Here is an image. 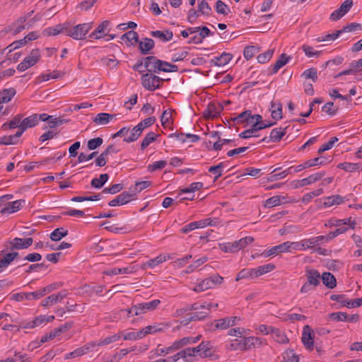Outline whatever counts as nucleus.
<instances>
[{"label": "nucleus", "mask_w": 362, "mask_h": 362, "mask_svg": "<svg viewBox=\"0 0 362 362\" xmlns=\"http://www.w3.org/2000/svg\"><path fill=\"white\" fill-rule=\"evenodd\" d=\"M135 196L134 193L130 192L124 191L115 199L109 202L108 205L110 206H116L118 205H124L130 202L132 199Z\"/></svg>", "instance_id": "9d476101"}, {"label": "nucleus", "mask_w": 362, "mask_h": 362, "mask_svg": "<svg viewBox=\"0 0 362 362\" xmlns=\"http://www.w3.org/2000/svg\"><path fill=\"white\" fill-rule=\"evenodd\" d=\"M291 248V242L287 241V242H284L281 244H279L278 245L274 246L268 250L264 251L262 252V255L265 257L272 256V255H276L282 253V252H288V251H290Z\"/></svg>", "instance_id": "9b49d317"}, {"label": "nucleus", "mask_w": 362, "mask_h": 362, "mask_svg": "<svg viewBox=\"0 0 362 362\" xmlns=\"http://www.w3.org/2000/svg\"><path fill=\"white\" fill-rule=\"evenodd\" d=\"M116 116V114L101 112L98 114L93 121L97 124L105 125L107 124L111 119L115 118Z\"/></svg>", "instance_id": "5701e85b"}, {"label": "nucleus", "mask_w": 362, "mask_h": 362, "mask_svg": "<svg viewBox=\"0 0 362 362\" xmlns=\"http://www.w3.org/2000/svg\"><path fill=\"white\" fill-rule=\"evenodd\" d=\"M68 235V230L64 228H57L50 234L49 238L52 241H59Z\"/></svg>", "instance_id": "2f4dec72"}, {"label": "nucleus", "mask_w": 362, "mask_h": 362, "mask_svg": "<svg viewBox=\"0 0 362 362\" xmlns=\"http://www.w3.org/2000/svg\"><path fill=\"white\" fill-rule=\"evenodd\" d=\"M331 240V238L329 235V233L326 235H320V236H317V237H315V238H310L308 239V240H306L305 242H304L305 243H310V244H315V245H318L320 243H322V242H328Z\"/></svg>", "instance_id": "5fc2aeb1"}, {"label": "nucleus", "mask_w": 362, "mask_h": 362, "mask_svg": "<svg viewBox=\"0 0 362 362\" xmlns=\"http://www.w3.org/2000/svg\"><path fill=\"white\" fill-rule=\"evenodd\" d=\"M121 338L120 334H115L114 335L107 337L104 339L101 340L100 342L97 344V346H105L107 345L114 341H118Z\"/></svg>", "instance_id": "e2e57ef3"}, {"label": "nucleus", "mask_w": 362, "mask_h": 362, "mask_svg": "<svg viewBox=\"0 0 362 362\" xmlns=\"http://www.w3.org/2000/svg\"><path fill=\"white\" fill-rule=\"evenodd\" d=\"M259 52V48L256 46H246L243 51L244 57L248 60L252 59L256 53Z\"/></svg>", "instance_id": "49530a36"}, {"label": "nucleus", "mask_w": 362, "mask_h": 362, "mask_svg": "<svg viewBox=\"0 0 362 362\" xmlns=\"http://www.w3.org/2000/svg\"><path fill=\"white\" fill-rule=\"evenodd\" d=\"M274 52V49H268L267 51L262 54H259L257 57L258 62L260 64H264L268 62L272 59Z\"/></svg>", "instance_id": "09e8293b"}, {"label": "nucleus", "mask_w": 362, "mask_h": 362, "mask_svg": "<svg viewBox=\"0 0 362 362\" xmlns=\"http://www.w3.org/2000/svg\"><path fill=\"white\" fill-rule=\"evenodd\" d=\"M290 57L287 56L286 54L283 53L280 55L279 58L276 60L275 64H274L272 71L269 73V75H272L276 74L281 67L286 65Z\"/></svg>", "instance_id": "4be33fe9"}, {"label": "nucleus", "mask_w": 362, "mask_h": 362, "mask_svg": "<svg viewBox=\"0 0 362 362\" xmlns=\"http://www.w3.org/2000/svg\"><path fill=\"white\" fill-rule=\"evenodd\" d=\"M100 62L102 64L112 69L115 67L119 62L116 59L114 55L110 56V57H103L100 59Z\"/></svg>", "instance_id": "de8ad7c7"}, {"label": "nucleus", "mask_w": 362, "mask_h": 362, "mask_svg": "<svg viewBox=\"0 0 362 362\" xmlns=\"http://www.w3.org/2000/svg\"><path fill=\"white\" fill-rule=\"evenodd\" d=\"M16 90L13 88H6L0 92V101L4 103L9 102L16 95Z\"/></svg>", "instance_id": "473e14b6"}, {"label": "nucleus", "mask_w": 362, "mask_h": 362, "mask_svg": "<svg viewBox=\"0 0 362 362\" xmlns=\"http://www.w3.org/2000/svg\"><path fill=\"white\" fill-rule=\"evenodd\" d=\"M288 127V126L284 128L279 127L273 129L269 135V140L273 142L280 141L282 137L286 134Z\"/></svg>", "instance_id": "b1692460"}, {"label": "nucleus", "mask_w": 362, "mask_h": 362, "mask_svg": "<svg viewBox=\"0 0 362 362\" xmlns=\"http://www.w3.org/2000/svg\"><path fill=\"white\" fill-rule=\"evenodd\" d=\"M198 11L204 15L209 16L211 11V8L205 0H202L198 5Z\"/></svg>", "instance_id": "774afa93"}, {"label": "nucleus", "mask_w": 362, "mask_h": 362, "mask_svg": "<svg viewBox=\"0 0 362 362\" xmlns=\"http://www.w3.org/2000/svg\"><path fill=\"white\" fill-rule=\"evenodd\" d=\"M109 175L107 173L101 174L98 178H93L90 182V185L93 187L100 189L107 182Z\"/></svg>", "instance_id": "c85d7f7f"}, {"label": "nucleus", "mask_w": 362, "mask_h": 362, "mask_svg": "<svg viewBox=\"0 0 362 362\" xmlns=\"http://www.w3.org/2000/svg\"><path fill=\"white\" fill-rule=\"evenodd\" d=\"M224 166V163L223 162L218 163L216 165L211 166L209 168V172L211 173H214L215 177L214 178V182H216L222 175H223V168Z\"/></svg>", "instance_id": "58836bf2"}, {"label": "nucleus", "mask_w": 362, "mask_h": 362, "mask_svg": "<svg viewBox=\"0 0 362 362\" xmlns=\"http://www.w3.org/2000/svg\"><path fill=\"white\" fill-rule=\"evenodd\" d=\"M272 334H274V337L277 342L280 344H286L288 342V339L286 335L280 329L274 327V329H272Z\"/></svg>", "instance_id": "ea45409f"}, {"label": "nucleus", "mask_w": 362, "mask_h": 362, "mask_svg": "<svg viewBox=\"0 0 362 362\" xmlns=\"http://www.w3.org/2000/svg\"><path fill=\"white\" fill-rule=\"evenodd\" d=\"M156 119L155 117H149L140 122L138 125V129H144L153 125Z\"/></svg>", "instance_id": "680f3d73"}, {"label": "nucleus", "mask_w": 362, "mask_h": 362, "mask_svg": "<svg viewBox=\"0 0 362 362\" xmlns=\"http://www.w3.org/2000/svg\"><path fill=\"white\" fill-rule=\"evenodd\" d=\"M293 169V166L287 168L286 170L276 174H273L269 177H267V182H274L276 181L280 178H284L286 177L288 174H291V170Z\"/></svg>", "instance_id": "a19ab883"}, {"label": "nucleus", "mask_w": 362, "mask_h": 362, "mask_svg": "<svg viewBox=\"0 0 362 362\" xmlns=\"http://www.w3.org/2000/svg\"><path fill=\"white\" fill-rule=\"evenodd\" d=\"M63 31V27L61 24H57L55 27H50L45 29L42 34L45 36L56 35Z\"/></svg>", "instance_id": "a18cd8bd"}, {"label": "nucleus", "mask_w": 362, "mask_h": 362, "mask_svg": "<svg viewBox=\"0 0 362 362\" xmlns=\"http://www.w3.org/2000/svg\"><path fill=\"white\" fill-rule=\"evenodd\" d=\"M329 319L336 321V322H346V313L344 312H337L332 313L329 315Z\"/></svg>", "instance_id": "0e129e2a"}, {"label": "nucleus", "mask_w": 362, "mask_h": 362, "mask_svg": "<svg viewBox=\"0 0 362 362\" xmlns=\"http://www.w3.org/2000/svg\"><path fill=\"white\" fill-rule=\"evenodd\" d=\"M323 193V189L320 188L309 193L305 194L303 197V202L304 203L309 202L313 197L320 196Z\"/></svg>", "instance_id": "052dcab7"}, {"label": "nucleus", "mask_w": 362, "mask_h": 362, "mask_svg": "<svg viewBox=\"0 0 362 362\" xmlns=\"http://www.w3.org/2000/svg\"><path fill=\"white\" fill-rule=\"evenodd\" d=\"M210 344L209 341H203L197 346L192 347L191 351L195 352V354H197L200 357L206 356H207L206 346H209Z\"/></svg>", "instance_id": "72a5a7b5"}, {"label": "nucleus", "mask_w": 362, "mask_h": 362, "mask_svg": "<svg viewBox=\"0 0 362 362\" xmlns=\"http://www.w3.org/2000/svg\"><path fill=\"white\" fill-rule=\"evenodd\" d=\"M331 160H328L326 157H316L313 159H310L304 162L305 168H310L316 165H324L329 163Z\"/></svg>", "instance_id": "cd10ccee"}, {"label": "nucleus", "mask_w": 362, "mask_h": 362, "mask_svg": "<svg viewBox=\"0 0 362 362\" xmlns=\"http://www.w3.org/2000/svg\"><path fill=\"white\" fill-rule=\"evenodd\" d=\"M257 272H256V269L254 268V269H243L242 270H240L238 275H237V277L235 279V281H239L240 279H254V278H257Z\"/></svg>", "instance_id": "a878e982"}, {"label": "nucleus", "mask_w": 362, "mask_h": 362, "mask_svg": "<svg viewBox=\"0 0 362 362\" xmlns=\"http://www.w3.org/2000/svg\"><path fill=\"white\" fill-rule=\"evenodd\" d=\"M301 340L306 349L310 351H313L314 344V333L313 330L309 325L304 326Z\"/></svg>", "instance_id": "0eeeda50"}, {"label": "nucleus", "mask_w": 362, "mask_h": 362, "mask_svg": "<svg viewBox=\"0 0 362 362\" xmlns=\"http://www.w3.org/2000/svg\"><path fill=\"white\" fill-rule=\"evenodd\" d=\"M25 204L24 199H18L14 202H7L8 214H12L18 211L23 207V204Z\"/></svg>", "instance_id": "c9c22d12"}, {"label": "nucleus", "mask_w": 362, "mask_h": 362, "mask_svg": "<svg viewBox=\"0 0 362 362\" xmlns=\"http://www.w3.org/2000/svg\"><path fill=\"white\" fill-rule=\"evenodd\" d=\"M216 11L219 14L227 15L230 12V8L224 2L218 0L216 2Z\"/></svg>", "instance_id": "6e6d98bb"}, {"label": "nucleus", "mask_w": 362, "mask_h": 362, "mask_svg": "<svg viewBox=\"0 0 362 362\" xmlns=\"http://www.w3.org/2000/svg\"><path fill=\"white\" fill-rule=\"evenodd\" d=\"M253 241L254 238L252 236H247L233 243L220 244L219 247L225 252H235L251 244Z\"/></svg>", "instance_id": "f03ea898"}, {"label": "nucleus", "mask_w": 362, "mask_h": 362, "mask_svg": "<svg viewBox=\"0 0 362 362\" xmlns=\"http://www.w3.org/2000/svg\"><path fill=\"white\" fill-rule=\"evenodd\" d=\"M302 76L305 77V78H310L313 82H315L317 80V70L314 68H310L308 69H306L302 74Z\"/></svg>", "instance_id": "bf43d9fd"}, {"label": "nucleus", "mask_w": 362, "mask_h": 362, "mask_svg": "<svg viewBox=\"0 0 362 362\" xmlns=\"http://www.w3.org/2000/svg\"><path fill=\"white\" fill-rule=\"evenodd\" d=\"M165 261V257L161 255H159L153 259H149L146 262L144 263L141 268L146 269L147 267H154L160 263Z\"/></svg>", "instance_id": "79ce46f5"}, {"label": "nucleus", "mask_w": 362, "mask_h": 362, "mask_svg": "<svg viewBox=\"0 0 362 362\" xmlns=\"http://www.w3.org/2000/svg\"><path fill=\"white\" fill-rule=\"evenodd\" d=\"M40 59V50L38 49H33L31 50L30 54L26 57L22 62L18 64L17 69L19 71H24L37 64Z\"/></svg>", "instance_id": "20e7f679"}, {"label": "nucleus", "mask_w": 362, "mask_h": 362, "mask_svg": "<svg viewBox=\"0 0 362 362\" xmlns=\"http://www.w3.org/2000/svg\"><path fill=\"white\" fill-rule=\"evenodd\" d=\"M197 222L199 224V228H201L207 226H216L218 223V220L216 218H208L206 219L198 221Z\"/></svg>", "instance_id": "338daca9"}, {"label": "nucleus", "mask_w": 362, "mask_h": 362, "mask_svg": "<svg viewBox=\"0 0 362 362\" xmlns=\"http://www.w3.org/2000/svg\"><path fill=\"white\" fill-rule=\"evenodd\" d=\"M202 335H198L195 337H184L179 340H177L173 342V348L179 349L181 347L187 345V344H195L200 340Z\"/></svg>", "instance_id": "412c9836"}, {"label": "nucleus", "mask_w": 362, "mask_h": 362, "mask_svg": "<svg viewBox=\"0 0 362 362\" xmlns=\"http://www.w3.org/2000/svg\"><path fill=\"white\" fill-rule=\"evenodd\" d=\"M325 175V171L319 172L313 175H310L306 178H303L300 180H294L292 182L293 188H299L302 187L312 183H314L322 178V177Z\"/></svg>", "instance_id": "423d86ee"}, {"label": "nucleus", "mask_w": 362, "mask_h": 362, "mask_svg": "<svg viewBox=\"0 0 362 362\" xmlns=\"http://www.w3.org/2000/svg\"><path fill=\"white\" fill-rule=\"evenodd\" d=\"M322 284L328 288L332 289L337 286V279L330 272H325L320 275Z\"/></svg>", "instance_id": "a211bd4d"}, {"label": "nucleus", "mask_w": 362, "mask_h": 362, "mask_svg": "<svg viewBox=\"0 0 362 362\" xmlns=\"http://www.w3.org/2000/svg\"><path fill=\"white\" fill-rule=\"evenodd\" d=\"M144 67L146 70L151 73L164 72H177L178 66L169 62L158 59L155 56H148L144 57Z\"/></svg>", "instance_id": "f257e3e1"}, {"label": "nucleus", "mask_w": 362, "mask_h": 362, "mask_svg": "<svg viewBox=\"0 0 362 362\" xmlns=\"http://www.w3.org/2000/svg\"><path fill=\"white\" fill-rule=\"evenodd\" d=\"M285 199V197H281L279 195L273 196L266 200L264 207L272 208L276 206H279L281 204V200H284Z\"/></svg>", "instance_id": "f704fd0d"}, {"label": "nucleus", "mask_w": 362, "mask_h": 362, "mask_svg": "<svg viewBox=\"0 0 362 362\" xmlns=\"http://www.w3.org/2000/svg\"><path fill=\"white\" fill-rule=\"evenodd\" d=\"M356 30H362V25L360 23H351L349 24H347L346 26L343 27L342 29H341V33H348V32H354Z\"/></svg>", "instance_id": "13d9d810"}, {"label": "nucleus", "mask_w": 362, "mask_h": 362, "mask_svg": "<svg viewBox=\"0 0 362 362\" xmlns=\"http://www.w3.org/2000/svg\"><path fill=\"white\" fill-rule=\"evenodd\" d=\"M120 39L123 41L129 42V45L135 46L139 42V34L134 30H129L123 34Z\"/></svg>", "instance_id": "393cba45"}, {"label": "nucleus", "mask_w": 362, "mask_h": 362, "mask_svg": "<svg viewBox=\"0 0 362 362\" xmlns=\"http://www.w3.org/2000/svg\"><path fill=\"white\" fill-rule=\"evenodd\" d=\"M223 110V107L222 105H221V109H218L215 103H209L206 110L203 112V117L207 120L214 119L220 115Z\"/></svg>", "instance_id": "f8f14e48"}, {"label": "nucleus", "mask_w": 362, "mask_h": 362, "mask_svg": "<svg viewBox=\"0 0 362 362\" xmlns=\"http://www.w3.org/2000/svg\"><path fill=\"white\" fill-rule=\"evenodd\" d=\"M52 159H54V158H46L39 162H30L29 164L25 165L23 168L26 173H29V172L32 171L35 166L38 167L41 165H46L49 162L50 160H52Z\"/></svg>", "instance_id": "c03bdc74"}, {"label": "nucleus", "mask_w": 362, "mask_h": 362, "mask_svg": "<svg viewBox=\"0 0 362 362\" xmlns=\"http://www.w3.org/2000/svg\"><path fill=\"white\" fill-rule=\"evenodd\" d=\"M255 269H256L257 275L258 277L262 274H267L268 272L273 271L275 269V265L274 264H264L262 266H259Z\"/></svg>", "instance_id": "603ef678"}, {"label": "nucleus", "mask_w": 362, "mask_h": 362, "mask_svg": "<svg viewBox=\"0 0 362 362\" xmlns=\"http://www.w3.org/2000/svg\"><path fill=\"white\" fill-rule=\"evenodd\" d=\"M141 79L144 88L150 91L160 88L164 81V79L148 71L143 74Z\"/></svg>", "instance_id": "7ed1b4c3"}, {"label": "nucleus", "mask_w": 362, "mask_h": 362, "mask_svg": "<svg viewBox=\"0 0 362 362\" xmlns=\"http://www.w3.org/2000/svg\"><path fill=\"white\" fill-rule=\"evenodd\" d=\"M18 138L19 137H16V134L13 135L1 136L0 137V145L16 144Z\"/></svg>", "instance_id": "864d4df0"}, {"label": "nucleus", "mask_w": 362, "mask_h": 362, "mask_svg": "<svg viewBox=\"0 0 362 362\" xmlns=\"http://www.w3.org/2000/svg\"><path fill=\"white\" fill-rule=\"evenodd\" d=\"M305 276L307 283L313 286V287L317 286L320 283V274L316 269H306Z\"/></svg>", "instance_id": "4468645a"}, {"label": "nucleus", "mask_w": 362, "mask_h": 362, "mask_svg": "<svg viewBox=\"0 0 362 362\" xmlns=\"http://www.w3.org/2000/svg\"><path fill=\"white\" fill-rule=\"evenodd\" d=\"M160 300L156 299L149 302H144L136 304L139 315L147 311L153 310L160 304Z\"/></svg>", "instance_id": "2eb2a0df"}, {"label": "nucleus", "mask_w": 362, "mask_h": 362, "mask_svg": "<svg viewBox=\"0 0 362 362\" xmlns=\"http://www.w3.org/2000/svg\"><path fill=\"white\" fill-rule=\"evenodd\" d=\"M233 59V54L223 52L220 56L216 57L210 61L211 65L221 66L227 64Z\"/></svg>", "instance_id": "dca6fc26"}, {"label": "nucleus", "mask_w": 362, "mask_h": 362, "mask_svg": "<svg viewBox=\"0 0 362 362\" xmlns=\"http://www.w3.org/2000/svg\"><path fill=\"white\" fill-rule=\"evenodd\" d=\"M67 122L68 119L53 117V116H52V119L49 120L47 125H45L44 129H45L48 127L50 129H54L64 123H66Z\"/></svg>", "instance_id": "37998d69"}, {"label": "nucleus", "mask_w": 362, "mask_h": 362, "mask_svg": "<svg viewBox=\"0 0 362 362\" xmlns=\"http://www.w3.org/2000/svg\"><path fill=\"white\" fill-rule=\"evenodd\" d=\"M338 141V138L337 137H332L330 139V140L326 143V144H324L317 151V153L318 154H322L323 152H325V151H327V150H329L332 148V146H334V143L337 142Z\"/></svg>", "instance_id": "69168bd1"}, {"label": "nucleus", "mask_w": 362, "mask_h": 362, "mask_svg": "<svg viewBox=\"0 0 362 362\" xmlns=\"http://www.w3.org/2000/svg\"><path fill=\"white\" fill-rule=\"evenodd\" d=\"M62 286V283H53V284H51L44 287V288H40L39 290V291H40L41 298L42 296H44L46 293H50V292L57 289L58 288H59Z\"/></svg>", "instance_id": "8fccbe9b"}, {"label": "nucleus", "mask_w": 362, "mask_h": 362, "mask_svg": "<svg viewBox=\"0 0 362 362\" xmlns=\"http://www.w3.org/2000/svg\"><path fill=\"white\" fill-rule=\"evenodd\" d=\"M138 49L142 55H147L150 54V52L153 49L155 46V42L153 39L148 37H143L141 40L139 39Z\"/></svg>", "instance_id": "ddd939ff"}, {"label": "nucleus", "mask_w": 362, "mask_h": 362, "mask_svg": "<svg viewBox=\"0 0 362 362\" xmlns=\"http://www.w3.org/2000/svg\"><path fill=\"white\" fill-rule=\"evenodd\" d=\"M38 123L37 115L33 114L23 119L20 124V129L16 133V137H20L28 129L37 125Z\"/></svg>", "instance_id": "6e6552de"}, {"label": "nucleus", "mask_w": 362, "mask_h": 362, "mask_svg": "<svg viewBox=\"0 0 362 362\" xmlns=\"http://www.w3.org/2000/svg\"><path fill=\"white\" fill-rule=\"evenodd\" d=\"M109 24H110V22L108 21H103L97 27V28L89 35V37L96 39V40L100 39L102 37V36L100 35L99 34L103 33L104 32V30L107 28Z\"/></svg>", "instance_id": "7c9ffc66"}, {"label": "nucleus", "mask_w": 362, "mask_h": 362, "mask_svg": "<svg viewBox=\"0 0 362 362\" xmlns=\"http://www.w3.org/2000/svg\"><path fill=\"white\" fill-rule=\"evenodd\" d=\"M284 362H298V356L294 353L293 349H286L283 354Z\"/></svg>", "instance_id": "e433bc0d"}, {"label": "nucleus", "mask_w": 362, "mask_h": 362, "mask_svg": "<svg viewBox=\"0 0 362 362\" xmlns=\"http://www.w3.org/2000/svg\"><path fill=\"white\" fill-rule=\"evenodd\" d=\"M150 35L152 37H156L159 39L162 42H168L172 40L173 37V33L170 30H156V31H151Z\"/></svg>", "instance_id": "aec40b11"}, {"label": "nucleus", "mask_w": 362, "mask_h": 362, "mask_svg": "<svg viewBox=\"0 0 362 362\" xmlns=\"http://www.w3.org/2000/svg\"><path fill=\"white\" fill-rule=\"evenodd\" d=\"M103 143V139L101 137H97L88 140L87 147L90 151H93L100 147Z\"/></svg>", "instance_id": "3c124183"}, {"label": "nucleus", "mask_w": 362, "mask_h": 362, "mask_svg": "<svg viewBox=\"0 0 362 362\" xmlns=\"http://www.w3.org/2000/svg\"><path fill=\"white\" fill-rule=\"evenodd\" d=\"M67 296V292L66 291H61L57 294H53L47 297L41 303L42 306H47L49 304H55L59 301H61L62 299L66 298Z\"/></svg>", "instance_id": "f3484780"}, {"label": "nucleus", "mask_w": 362, "mask_h": 362, "mask_svg": "<svg viewBox=\"0 0 362 362\" xmlns=\"http://www.w3.org/2000/svg\"><path fill=\"white\" fill-rule=\"evenodd\" d=\"M33 243L32 238H15L9 241L11 250H18L28 248Z\"/></svg>", "instance_id": "1a4fd4ad"}, {"label": "nucleus", "mask_w": 362, "mask_h": 362, "mask_svg": "<svg viewBox=\"0 0 362 362\" xmlns=\"http://www.w3.org/2000/svg\"><path fill=\"white\" fill-rule=\"evenodd\" d=\"M338 168L342 169L346 172H354L360 168L359 163L344 162L340 163L337 165Z\"/></svg>", "instance_id": "4c0bfd02"}, {"label": "nucleus", "mask_w": 362, "mask_h": 362, "mask_svg": "<svg viewBox=\"0 0 362 362\" xmlns=\"http://www.w3.org/2000/svg\"><path fill=\"white\" fill-rule=\"evenodd\" d=\"M344 201V197L341 195L336 194L330 197H327L324 198L323 205L325 206H331L332 205H339L343 203Z\"/></svg>", "instance_id": "bb28decb"}, {"label": "nucleus", "mask_w": 362, "mask_h": 362, "mask_svg": "<svg viewBox=\"0 0 362 362\" xmlns=\"http://www.w3.org/2000/svg\"><path fill=\"white\" fill-rule=\"evenodd\" d=\"M269 110L271 111V116L272 119L276 121L282 119V104L280 102L276 103L274 101H272Z\"/></svg>", "instance_id": "6ab92c4d"}, {"label": "nucleus", "mask_w": 362, "mask_h": 362, "mask_svg": "<svg viewBox=\"0 0 362 362\" xmlns=\"http://www.w3.org/2000/svg\"><path fill=\"white\" fill-rule=\"evenodd\" d=\"M159 136V134H156L153 132H149L145 137L143 139L141 143V150L144 151L146 148L149 144L153 141H155L157 138Z\"/></svg>", "instance_id": "c756f323"}, {"label": "nucleus", "mask_w": 362, "mask_h": 362, "mask_svg": "<svg viewBox=\"0 0 362 362\" xmlns=\"http://www.w3.org/2000/svg\"><path fill=\"white\" fill-rule=\"evenodd\" d=\"M13 261L12 259V256L10 252L6 253L4 257L0 259V273L3 272V270L8 267V265Z\"/></svg>", "instance_id": "4d7b16f0"}, {"label": "nucleus", "mask_w": 362, "mask_h": 362, "mask_svg": "<svg viewBox=\"0 0 362 362\" xmlns=\"http://www.w3.org/2000/svg\"><path fill=\"white\" fill-rule=\"evenodd\" d=\"M92 23H93L78 24L72 29H69L67 35L74 40H82L92 28Z\"/></svg>", "instance_id": "39448f33"}]
</instances>
